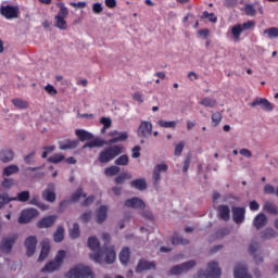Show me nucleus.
Instances as JSON below:
<instances>
[{
	"label": "nucleus",
	"mask_w": 278,
	"mask_h": 278,
	"mask_svg": "<svg viewBox=\"0 0 278 278\" xmlns=\"http://www.w3.org/2000/svg\"><path fill=\"white\" fill-rule=\"evenodd\" d=\"M92 12L94 14H101V12H103V7L101 5V3L97 2V3H93L92 5Z\"/></svg>",
	"instance_id": "59"
},
{
	"label": "nucleus",
	"mask_w": 278,
	"mask_h": 278,
	"mask_svg": "<svg viewBox=\"0 0 278 278\" xmlns=\"http://www.w3.org/2000/svg\"><path fill=\"white\" fill-rule=\"evenodd\" d=\"M55 220H58V216L49 215L47 217L41 218L37 223V227L39 229H49V227H53V225H55Z\"/></svg>",
	"instance_id": "18"
},
{
	"label": "nucleus",
	"mask_w": 278,
	"mask_h": 278,
	"mask_svg": "<svg viewBox=\"0 0 278 278\" xmlns=\"http://www.w3.org/2000/svg\"><path fill=\"white\" fill-rule=\"evenodd\" d=\"M68 233L72 240L77 239V237L79 236V224L75 223L73 225V228L68 230Z\"/></svg>",
	"instance_id": "48"
},
{
	"label": "nucleus",
	"mask_w": 278,
	"mask_h": 278,
	"mask_svg": "<svg viewBox=\"0 0 278 278\" xmlns=\"http://www.w3.org/2000/svg\"><path fill=\"white\" fill-rule=\"evenodd\" d=\"M0 14L1 16H4L7 21H12V18H18V15L21 14V9L12 4L2 5L0 8Z\"/></svg>",
	"instance_id": "8"
},
{
	"label": "nucleus",
	"mask_w": 278,
	"mask_h": 278,
	"mask_svg": "<svg viewBox=\"0 0 278 278\" xmlns=\"http://www.w3.org/2000/svg\"><path fill=\"white\" fill-rule=\"evenodd\" d=\"M103 251V255H105L104 260L102 258V262H105V264H114L116 262V252L114 251V248H105Z\"/></svg>",
	"instance_id": "24"
},
{
	"label": "nucleus",
	"mask_w": 278,
	"mask_h": 278,
	"mask_svg": "<svg viewBox=\"0 0 278 278\" xmlns=\"http://www.w3.org/2000/svg\"><path fill=\"white\" fill-rule=\"evenodd\" d=\"M92 218V212H85L83 215H80L81 223H88Z\"/></svg>",
	"instance_id": "58"
},
{
	"label": "nucleus",
	"mask_w": 278,
	"mask_h": 278,
	"mask_svg": "<svg viewBox=\"0 0 278 278\" xmlns=\"http://www.w3.org/2000/svg\"><path fill=\"white\" fill-rule=\"evenodd\" d=\"M264 212H267V214H273L274 216H277L278 214V207L275 205V203L266 201L263 205Z\"/></svg>",
	"instance_id": "33"
},
{
	"label": "nucleus",
	"mask_w": 278,
	"mask_h": 278,
	"mask_svg": "<svg viewBox=\"0 0 278 278\" xmlns=\"http://www.w3.org/2000/svg\"><path fill=\"white\" fill-rule=\"evenodd\" d=\"M185 147H186V143H184V141H180L178 144H176L174 150V155H176V157H179L181 153H184Z\"/></svg>",
	"instance_id": "54"
},
{
	"label": "nucleus",
	"mask_w": 278,
	"mask_h": 278,
	"mask_svg": "<svg viewBox=\"0 0 278 278\" xmlns=\"http://www.w3.org/2000/svg\"><path fill=\"white\" fill-rule=\"evenodd\" d=\"M190 241H188V239H184V237L175 233L172 237V244H189Z\"/></svg>",
	"instance_id": "42"
},
{
	"label": "nucleus",
	"mask_w": 278,
	"mask_h": 278,
	"mask_svg": "<svg viewBox=\"0 0 278 278\" xmlns=\"http://www.w3.org/2000/svg\"><path fill=\"white\" fill-rule=\"evenodd\" d=\"M67 278H94L92 269L88 266L77 265L72 268L67 274Z\"/></svg>",
	"instance_id": "6"
},
{
	"label": "nucleus",
	"mask_w": 278,
	"mask_h": 278,
	"mask_svg": "<svg viewBox=\"0 0 278 278\" xmlns=\"http://www.w3.org/2000/svg\"><path fill=\"white\" fill-rule=\"evenodd\" d=\"M130 257H131V253L129 252V248H124L119 252V262L124 264V266H127V264H129Z\"/></svg>",
	"instance_id": "32"
},
{
	"label": "nucleus",
	"mask_w": 278,
	"mask_h": 278,
	"mask_svg": "<svg viewBox=\"0 0 278 278\" xmlns=\"http://www.w3.org/2000/svg\"><path fill=\"white\" fill-rule=\"evenodd\" d=\"M21 169L17 167V165H9L7 167H4L3 169V177H10L12 175H16V173H18Z\"/></svg>",
	"instance_id": "36"
},
{
	"label": "nucleus",
	"mask_w": 278,
	"mask_h": 278,
	"mask_svg": "<svg viewBox=\"0 0 278 278\" xmlns=\"http://www.w3.org/2000/svg\"><path fill=\"white\" fill-rule=\"evenodd\" d=\"M222 271L218 262L213 261L207 264L206 270L200 269L198 271L199 278H220Z\"/></svg>",
	"instance_id": "5"
},
{
	"label": "nucleus",
	"mask_w": 278,
	"mask_h": 278,
	"mask_svg": "<svg viewBox=\"0 0 278 278\" xmlns=\"http://www.w3.org/2000/svg\"><path fill=\"white\" fill-rule=\"evenodd\" d=\"M38 214V210L36 208H28L23 211L18 217L20 225H26V223H29L30 220H33V218H36Z\"/></svg>",
	"instance_id": "12"
},
{
	"label": "nucleus",
	"mask_w": 278,
	"mask_h": 278,
	"mask_svg": "<svg viewBox=\"0 0 278 278\" xmlns=\"http://www.w3.org/2000/svg\"><path fill=\"white\" fill-rule=\"evenodd\" d=\"M100 123L103 125L104 129L112 127V119L110 117H101Z\"/></svg>",
	"instance_id": "56"
},
{
	"label": "nucleus",
	"mask_w": 278,
	"mask_h": 278,
	"mask_svg": "<svg viewBox=\"0 0 278 278\" xmlns=\"http://www.w3.org/2000/svg\"><path fill=\"white\" fill-rule=\"evenodd\" d=\"M112 138L108 141L106 144H116V142H125L129 138L127 132H118L117 130H113L109 134Z\"/></svg>",
	"instance_id": "17"
},
{
	"label": "nucleus",
	"mask_w": 278,
	"mask_h": 278,
	"mask_svg": "<svg viewBox=\"0 0 278 278\" xmlns=\"http://www.w3.org/2000/svg\"><path fill=\"white\" fill-rule=\"evenodd\" d=\"M258 249H260V243L257 241H252L249 245V253L250 255H253L256 264H262V262H264V257L255 255Z\"/></svg>",
	"instance_id": "25"
},
{
	"label": "nucleus",
	"mask_w": 278,
	"mask_h": 278,
	"mask_svg": "<svg viewBox=\"0 0 278 278\" xmlns=\"http://www.w3.org/2000/svg\"><path fill=\"white\" fill-rule=\"evenodd\" d=\"M41 197L45 199V201H48V203H55V184H49L48 188L42 192Z\"/></svg>",
	"instance_id": "16"
},
{
	"label": "nucleus",
	"mask_w": 278,
	"mask_h": 278,
	"mask_svg": "<svg viewBox=\"0 0 278 278\" xmlns=\"http://www.w3.org/2000/svg\"><path fill=\"white\" fill-rule=\"evenodd\" d=\"M261 240H270L273 238H277V231L273 228H266L265 230L260 232Z\"/></svg>",
	"instance_id": "31"
},
{
	"label": "nucleus",
	"mask_w": 278,
	"mask_h": 278,
	"mask_svg": "<svg viewBox=\"0 0 278 278\" xmlns=\"http://www.w3.org/2000/svg\"><path fill=\"white\" fill-rule=\"evenodd\" d=\"M153 134V124L151 122H141L138 127L139 138H150Z\"/></svg>",
	"instance_id": "13"
},
{
	"label": "nucleus",
	"mask_w": 278,
	"mask_h": 278,
	"mask_svg": "<svg viewBox=\"0 0 278 278\" xmlns=\"http://www.w3.org/2000/svg\"><path fill=\"white\" fill-rule=\"evenodd\" d=\"M51 250V245L49 244V241L43 240L41 242V252L38 258V262H45L46 257H49V251Z\"/></svg>",
	"instance_id": "30"
},
{
	"label": "nucleus",
	"mask_w": 278,
	"mask_h": 278,
	"mask_svg": "<svg viewBox=\"0 0 278 278\" xmlns=\"http://www.w3.org/2000/svg\"><path fill=\"white\" fill-rule=\"evenodd\" d=\"M24 162L26 164H34L36 162V152H30L24 156Z\"/></svg>",
	"instance_id": "55"
},
{
	"label": "nucleus",
	"mask_w": 278,
	"mask_h": 278,
	"mask_svg": "<svg viewBox=\"0 0 278 278\" xmlns=\"http://www.w3.org/2000/svg\"><path fill=\"white\" fill-rule=\"evenodd\" d=\"M268 225V217L264 213H260L254 217L253 226L255 229L260 230L263 229V227H266Z\"/></svg>",
	"instance_id": "20"
},
{
	"label": "nucleus",
	"mask_w": 278,
	"mask_h": 278,
	"mask_svg": "<svg viewBox=\"0 0 278 278\" xmlns=\"http://www.w3.org/2000/svg\"><path fill=\"white\" fill-rule=\"evenodd\" d=\"M56 8H59V12L54 16V27L64 31L68 29V24H66V18L68 17V8H66L64 2H58Z\"/></svg>",
	"instance_id": "1"
},
{
	"label": "nucleus",
	"mask_w": 278,
	"mask_h": 278,
	"mask_svg": "<svg viewBox=\"0 0 278 278\" xmlns=\"http://www.w3.org/2000/svg\"><path fill=\"white\" fill-rule=\"evenodd\" d=\"M13 185H14V179L12 178H4L1 184L2 188H10Z\"/></svg>",
	"instance_id": "61"
},
{
	"label": "nucleus",
	"mask_w": 278,
	"mask_h": 278,
	"mask_svg": "<svg viewBox=\"0 0 278 278\" xmlns=\"http://www.w3.org/2000/svg\"><path fill=\"white\" fill-rule=\"evenodd\" d=\"M79 147V140L66 139L65 141L59 142V149L61 151H67L68 149H77Z\"/></svg>",
	"instance_id": "26"
},
{
	"label": "nucleus",
	"mask_w": 278,
	"mask_h": 278,
	"mask_svg": "<svg viewBox=\"0 0 278 278\" xmlns=\"http://www.w3.org/2000/svg\"><path fill=\"white\" fill-rule=\"evenodd\" d=\"M81 197H83L84 199H86V193H84V189H83V188H78V189L76 190V192L73 193L72 197H71L72 203H77V201H78L79 199H81Z\"/></svg>",
	"instance_id": "40"
},
{
	"label": "nucleus",
	"mask_w": 278,
	"mask_h": 278,
	"mask_svg": "<svg viewBox=\"0 0 278 278\" xmlns=\"http://www.w3.org/2000/svg\"><path fill=\"white\" fill-rule=\"evenodd\" d=\"M126 207H131L132 210H144V201L139 198H132L125 201Z\"/></svg>",
	"instance_id": "22"
},
{
	"label": "nucleus",
	"mask_w": 278,
	"mask_h": 278,
	"mask_svg": "<svg viewBox=\"0 0 278 278\" xmlns=\"http://www.w3.org/2000/svg\"><path fill=\"white\" fill-rule=\"evenodd\" d=\"M157 125H160V127H164V129H175V127H177V122L160 119Z\"/></svg>",
	"instance_id": "41"
},
{
	"label": "nucleus",
	"mask_w": 278,
	"mask_h": 278,
	"mask_svg": "<svg viewBox=\"0 0 278 278\" xmlns=\"http://www.w3.org/2000/svg\"><path fill=\"white\" fill-rule=\"evenodd\" d=\"M253 27H255V22H253V21H248L243 24H237V25L232 26L231 35H232L233 39L238 42V40H240V36H241L242 31L253 29Z\"/></svg>",
	"instance_id": "7"
},
{
	"label": "nucleus",
	"mask_w": 278,
	"mask_h": 278,
	"mask_svg": "<svg viewBox=\"0 0 278 278\" xmlns=\"http://www.w3.org/2000/svg\"><path fill=\"white\" fill-rule=\"evenodd\" d=\"M53 238L54 242H62V240H64V227L59 226Z\"/></svg>",
	"instance_id": "44"
},
{
	"label": "nucleus",
	"mask_w": 278,
	"mask_h": 278,
	"mask_svg": "<svg viewBox=\"0 0 278 278\" xmlns=\"http://www.w3.org/2000/svg\"><path fill=\"white\" fill-rule=\"evenodd\" d=\"M123 153V146H113L105 148L102 150L98 156V162L100 164H109V162H112L114 157H117V155H121Z\"/></svg>",
	"instance_id": "2"
},
{
	"label": "nucleus",
	"mask_w": 278,
	"mask_h": 278,
	"mask_svg": "<svg viewBox=\"0 0 278 278\" xmlns=\"http://www.w3.org/2000/svg\"><path fill=\"white\" fill-rule=\"evenodd\" d=\"M16 240H18V235H11L10 237L2 238L0 242V251L1 253H12V247L16 243Z\"/></svg>",
	"instance_id": "9"
},
{
	"label": "nucleus",
	"mask_w": 278,
	"mask_h": 278,
	"mask_svg": "<svg viewBox=\"0 0 278 278\" xmlns=\"http://www.w3.org/2000/svg\"><path fill=\"white\" fill-rule=\"evenodd\" d=\"M200 105H203L204 108H215L216 100L211 98H203L200 102Z\"/></svg>",
	"instance_id": "46"
},
{
	"label": "nucleus",
	"mask_w": 278,
	"mask_h": 278,
	"mask_svg": "<svg viewBox=\"0 0 278 278\" xmlns=\"http://www.w3.org/2000/svg\"><path fill=\"white\" fill-rule=\"evenodd\" d=\"M121 173V167L113 165L110 167H106L104 169V174L106 175V177H114L115 175H118Z\"/></svg>",
	"instance_id": "39"
},
{
	"label": "nucleus",
	"mask_w": 278,
	"mask_h": 278,
	"mask_svg": "<svg viewBox=\"0 0 278 278\" xmlns=\"http://www.w3.org/2000/svg\"><path fill=\"white\" fill-rule=\"evenodd\" d=\"M11 102L14 105V108H17L18 110H27V108H29V102L21 98L12 99Z\"/></svg>",
	"instance_id": "34"
},
{
	"label": "nucleus",
	"mask_w": 278,
	"mask_h": 278,
	"mask_svg": "<svg viewBox=\"0 0 278 278\" xmlns=\"http://www.w3.org/2000/svg\"><path fill=\"white\" fill-rule=\"evenodd\" d=\"M264 192L265 194H275V187L271 185H265Z\"/></svg>",
	"instance_id": "64"
},
{
	"label": "nucleus",
	"mask_w": 278,
	"mask_h": 278,
	"mask_svg": "<svg viewBox=\"0 0 278 278\" xmlns=\"http://www.w3.org/2000/svg\"><path fill=\"white\" fill-rule=\"evenodd\" d=\"M45 90L48 92V94H58V90L52 85H47Z\"/></svg>",
	"instance_id": "63"
},
{
	"label": "nucleus",
	"mask_w": 278,
	"mask_h": 278,
	"mask_svg": "<svg viewBox=\"0 0 278 278\" xmlns=\"http://www.w3.org/2000/svg\"><path fill=\"white\" fill-rule=\"evenodd\" d=\"M40 203V197H38L37 194L33 195L31 199L29 200L28 204L29 205H39Z\"/></svg>",
	"instance_id": "62"
},
{
	"label": "nucleus",
	"mask_w": 278,
	"mask_h": 278,
	"mask_svg": "<svg viewBox=\"0 0 278 278\" xmlns=\"http://www.w3.org/2000/svg\"><path fill=\"white\" fill-rule=\"evenodd\" d=\"M247 214V210L240 206L232 207V219L237 225H242L244 223V216Z\"/></svg>",
	"instance_id": "15"
},
{
	"label": "nucleus",
	"mask_w": 278,
	"mask_h": 278,
	"mask_svg": "<svg viewBox=\"0 0 278 278\" xmlns=\"http://www.w3.org/2000/svg\"><path fill=\"white\" fill-rule=\"evenodd\" d=\"M131 188H136L137 190H147V181L144 179L139 178L135 179L130 182Z\"/></svg>",
	"instance_id": "37"
},
{
	"label": "nucleus",
	"mask_w": 278,
	"mask_h": 278,
	"mask_svg": "<svg viewBox=\"0 0 278 278\" xmlns=\"http://www.w3.org/2000/svg\"><path fill=\"white\" fill-rule=\"evenodd\" d=\"M48 162H50V164H60V162H64V155L62 153L53 154L48 157Z\"/></svg>",
	"instance_id": "43"
},
{
	"label": "nucleus",
	"mask_w": 278,
	"mask_h": 278,
	"mask_svg": "<svg viewBox=\"0 0 278 278\" xmlns=\"http://www.w3.org/2000/svg\"><path fill=\"white\" fill-rule=\"evenodd\" d=\"M38 244V239L36 237L30 236L26 238L24 245L26 247V255L27 257H31L34 253H36V245Z\"/></svg>",
	"instance_id": "14"
},
{
	"label": "nucleus",
	"mask_w": 278,
	"mask_h": 278,
	"mask_svg": "<svg viewBox=\"0 0 278 278\" xmlns=\"http://www.w3.org/2000/svg\"><path fill=\"white\" fill-rule=\"evenodd\" d=\"M257 105H260L261 110H264V112H273V110H275L273 103H270V101H268L266 98H256L250 103L251 108H257Z\"/></svg>",
	"instance_id": "11"
},
{
	"label": "nucleus",
	"mask_w": 278,
	"mask_h": 278,
	"mask_svg": "<svg viewBox=\"0 0 278 278\" xmlns=\"http://www.w3.org/2000/svg\"><path fill=\"white\" fill-rule=\"evenodd\" d=\"M195 266H197V262L195 261H188V262L182 263L180 265L174 266L169 270V275H181V273H186V271L194 268Z\"/></svg>",
	"instance_id": "10"
},
{
	"label": "nucleus",
	"mask_w": 278,
	"mask_h": 278,
	"mask_svg": "<svg viewBox=\"0 0 278 278\" xmlns=\"http://www.w3.org/2000/svg\"><path fill=\"white\" fill-rule=\"evenodd\" d=\"M152 179L154 181V186H157L160 184V181L162 179V175L160 174V172H157V169L153 170Z\"/></svg>",
	"instance_id": "57"
},
{
	"label": "nucleus",
	"mask_w": 278,
	"mask_h": 278,
	"mask_svg": "<svg viewBox=\"0 0 278 278\" xmlns=\"http://www.w3.org/2000/svg\"><path fill=\"white\" fill-rule=\"evenodd\" d=\"M243 12L247 16H255L257 14V11L255 10V7L253 4L247 3L243 8Z\"/></svg>",
	"instance_id": "45"
},
{
	"label": "nucleus",
	"mask_w": 278,
	"mask_h": 278,
	"mask_svg": "<svg viewBox=\"0 0 278 278\" xmlns=\"http://www.w3.org/2000/svg\"><path fill=\"white\" fill-rule=\"evenodd\" d=\"M217 213H218V216L222 220H229V218H231V210L229 208V206L223 204V205H219L217 207Z\"/></svg>",
	"instance_id": "27"
},
{
	"label": "nucleus",
	"mask_w": 278,
	"mask_h": 278,
	"mask_svg": "<svg viewBox=\"0 0 278 278\" xmlns=\"http://www.w3.org/2000/svg\"><path fill=\"white\" fill-rule=\"evenodd\" d=\"M202 18H207L210 23H216L218 21V17H216L214 13H210L207 11L202 13Z\"/></svg>",
	"instance_id": "53"
},
{
	"label": "nucleus",
	"mask_w": 278,
	"mask_h": 278,
	"mask_svg": "<svg viewBox=\"0 0 278 278\" xmlns=\"http://www.w3.org/2000/svg\"><path fill=\"white\" fill-rule=\"evenodd\" d=\"M64 257H66V251L60 250L54 261H50L48 264L45 265V267L41 269L42 273H53L55 270H60L62 267V264H64Z\"/></svg>",
	"instance_id": "4"
},
{
	"label": "nucleus",
	"mask_w": 278,
	"mask_h": 278,
	"mask_svg": "<svg viewBox=\"0 0 278 278\" xmlns=\"http://www.w3.org/2000/svg\"><path fill=\"white\" fill-rule=\"evenodd\" d=\"M264 34L268 36V38H278V28L277 27H270L264 30Z\"/></svg>",
	"instance_id": "52"
},
{
	"label": "nucleus",
	"mask_w": 278,
	"mask_h": 278,
	"mask_svg": "<svg viewBox=\"0 0 278 278\" xmlns=\"http://www.w3.org/2000/svg\"><path fill=\"white\" fill-rule=\"evenodd\" d=\"M10 201L14 200H12V198L5 193H0V210H3V207L10 203Z\"/></svg>",
	"instance_id": "49"
},
{
	"label": "nucleus",
	"mask_w": 278,
	"mask_h": 278,
	"mask_svg": "<svg viewBox=\"0 0 278 278\" xmlns=\"http://www.w3.org/2000/svg\"><path fill=\"white\" fill-rule=\"evenodd\" d=\"M75 136H77L78 140H80V142H86V140H92L94 138V136L85 130V129H76L75 130Z\"/></svg>",
	"instance_id": "29"
},
{
	"label": "nucleus",
	"mask_w": 278,
	"mask_h": 278,
	"mask_svg": "<svg viewBox=\"0 0 278 278\" xmlns=\"http://www.w3.org/2000/svg\"><path fill=\"white\" fill-rule=\"evenodd\" d=\"M155 262H149L144 258H141L136 267V273H143V270H153L155 269Z\"/></svg>",
	"instance_id": "19"
},
{
	"label": "nucleus",
	"mask_w": 278,
	"mask_h": 278,
	"mask_svg": "<svg viewBox=\"0 0 278 278\" xmlns=\"http://www.w3.org/2000/svg\"><path fill=\"white\" fill-rule=\"evenodd\" d=\"M116 166H127L129 164V156L127 154L121 155L115 161Z\"/></svg>",
	"instance_id": "50"
},
{
	"label": "nucleus",
	"mask_w": 278,
	"mask_h": 278,
	"mask_svg": "<svg viewBox=\"0 0 278 278\" xmlns=\"http://www.w3.org/2000/svg\"><path fill=\"white\" fill-rule=\"evenodd\" d=\"M127 179H131V174L129 173L121 174L115 178V184H125Z\"/></svg>",
	"instance_id": "51"
},
{
	"label": "nucleus",
	"mask_w": 278,
	"mask_h": 278,
	"mask_svg": "<svg viewBox=\"0 0 278 278\" xmlns=\"http://www.w3.org/2000/svg\"><path fill=\"white\" fill-rule=\"evenodd\" d=\"M87 244L90 250L94 252L90 254L93 262H96V264H103V250H100L101 243L99 242V239L91 236L88 238Z\"/></svg>",
	"instance_id": "3"
},
{
	"label": "nucleus",
	"mask_w": 278,
	"mask_h": 278,
	"mask_svg": "<svg viewBox=\"0 0 278 278\" xmlns=\"http://www.w3.org/2000/svg\"><path fill=\"white\" fill-rule=\"evenodd\" d=\"M30 193L29 191H22L17 193V197L12 198V201H20V203H27L29 201Z\"/></svg>",
	"instance_id": "38"
},
{
	"label": "nucleus",
	"mask_w": 278,
	"mask_h": 278,
	"mask_svg": "<svg viewBox=\"0 0 278 278\" xmlns=\"http://www.w3.org/2000/svg\"><path fill=\"white\" fill-rule=\"evenodd\" d=\"M106 219H108V206L102 205L96 212V222L98 223V225H101Z\"/></svg>",
	"instance_id": "28"
},
{
	"label": "nucleus",
	"mask_w": 278,
	"mask_h": 278,
	"mask_svg": "<svg viewBox=\"0 0 278 278\" xmlns=\"http://www.w3.org/2000/svg\"><path fill=\"white\" fill-rule=\"evenodd\" d=\"M233 277L235 278H253L251 275H249V269H247V266L242 264H238L235 267Z\"/></svg>",
	"instance_id": "23"
},
{
	"label": "nucleus",
	"mask_w": 278,
	"mask_h": 278,
	"mask_svg": "<svg viewBox=\"0 0 278 278\" xmlns=\"http://www.w3.org/2000/svg\"><path fill=\"white\" fill-rule=\"evenodd\" d=\"M94 203V195H89L85 199V201L81 203L83 207H88V205H92Z\"/></svg>",
	"instance_id": "60"
},
{
	"label": "nucleus",
	"mask_w": 278,
	"mask_h": 278,
	"mask_svg": "<svg viewBox=\"0 0 278 278\" xmlns=\"http://www.w3.org/2000/svg\"><path fill=\"white\" fill-rule=\"evenodd\" d=\"M14 157H15V153H14L13 149L5 148L0 151V161L3 164H8V163L12 162V160H14Z\"/></svg>",
	"instance_id": "21"
},
{
	"label": "nucleus",
	"mask_w": 278,
	"mask_h": 278,
	"mask_svg": "<svg viewBox=\"0 0 278 278\" xmlns=\"http://www.w3.org/2000/svg\"><path fill=\"white\" fill-rule=\"evenodd\" d=\"M220 121H223V114H220V112H215L212 114L213 127H218V125H220Z\"/></svg>",
	"instance_id": "47"
},
{
	"label": "nucleus",
	"mask_w": 278,
	"mask_h": 278,
	"mask_svg": "<svg viewBox=\"0 0 278 278\" xmlns=\"http://www.w3.org/2000/svg\"><path fill=\"white\" fill-rule=\"evenodd\" d=\"M103 144H105V141H103L102 139H93L92 141H89L87 143H85L83 146V149H94L97 147H103Z\"/></svg>",
	"instance_id": "35"
}]
</instances>
